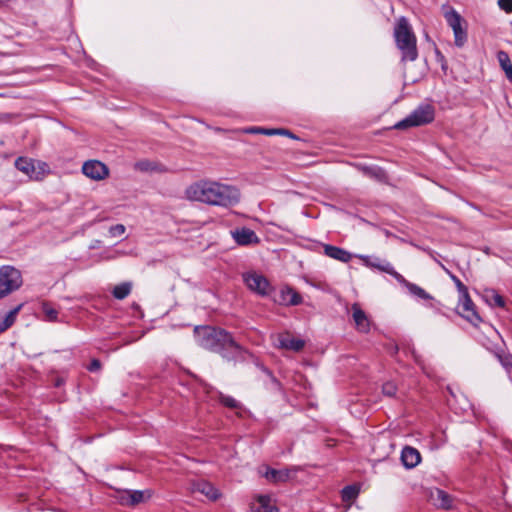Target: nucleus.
Listing matches in <instances>:
<instances>
[{
	"label": "nucleus",
	"mask_w": 512,
	"mask_h": 512,
	"mask_svg": "<svg viewBox=\"0 0 512 512\" xmlns=\"http://www.w3.org/2000/svg\"><path fill=\"white\" fill-rule=\"evenodd\" d=\"M131 288V283L124 282L119 285H116L112 291V294L116 299L122 300L130 294Z\"/></svg>",
	"instance_id": "b1692460"
},
{
	"label": "nucleus",
	"mask_w": 512,
	"mask_h": 512,
	"mask_svg": "<svg viewBox=\"0 0 512 512\" xmlns=\"http://www.w3.org/2000/svg\"><path fill=\"white\" fill-rule=\"evenodd\" d=\"M444 17L453 30L456 46H463L467 40V33L466 30L462 28V17L452 8L445 12Z\"/></svg>",
	"instance_id": "0eeeda50"
},
{
	"label": "nucleus",
	"mask_w": 512,
	"mask_h": 512,
	"mask_svg": "<svg viewBox=\"0 0 512 512\" xmlns=\"http://www.w3.org/2000/svg\"><path fill=\"white\" fill-rule=\"evenodd\" d=\"M456 280V284H457V287L459 288V291L462 293V295L464 294V291L467 290L466 287L461 283L460 280L458 279H455Z\"/></svg>",
	"instance_id": "4c0bfd02"
},
{
	"label": "nucleus",
	"mask_w": 512,
	"mask_h": 512,
	"mask_svg": "<svg viewBox=\"0 0 512 512\" xmlns=\"http://www.w3.org/2000/svg\"><path fill=\"white\" fill-rule=\"evenodd\" d=\"M501 364L507 369L509 373H511L512 369V356L511 355H505L499 357Z\"/></svg>",
	"instance_id": "72a5a7b5"
},
{
	"label": "nucleus",
	"mask_w": 512,
	"mask_h": 512,
	"mask_svg": "<svg viewBox=\"0 0 512 512\" xmlns=\"http://www.w3.org/2000/svg\"><path fill=\"white\" fill-rule=\"evenodd\" d=\"M362 172L371 178L377 180H383L385 178V171L377 166H363L361 167Z\"/></svg>",
	"instance_id": "a878e982"
},
{
	"label": "nucleus",
	"mask_w": 512,
	"mask_h": 512,
	"mask_svg": "<svg viewBox=\"0 0 512 512\" xmlns=\"http://www.w3.org/2000/svg\"><path fill=\"white\" fill-rule=\"evenodd\" d=\"M429 499L438 508L449 510L453 508V498L444 490L435 488L430 490Z\"/></svg>",
	"instance_id": "4468645a"
},
{
	"label": "nucleus",
	"mask_w": 512,
	"mask_h": 512,
	"mask_svg": "<svg viewBox=\"0 0 512 512\" xmlns=\"http://www.w3.org/2000/svg\"><path fill=\"white\" fill-rule=\"evenodd\" d=\"M282 299L286 304L289 305H298L302 300L301 296L290 288L282 290Z\"/></svg>",
	"instance_id": "393cba45"
},
{
	"label": "nucleus",
	"mask_w": 512,
	"mask_h": 512,
	"mask_svg": "<svg viewBox=\"0 0 512 512\" xmlns=\"http://www.w3.org/2000/svg\"><path fill=\"white\" fill-rule=\"evenodd\" d=\"M243 281L251 291L262 296L267 295L271 288L268 280L255 271L244 273Z\"/></svg>",
	"instance_id": "6e6552de"
},
{
	"label": "nucleus",
	"mask_w": 512,
	"mask_h": 512,
	"mask_svg": "<svg viewBox=\"0 0 512 512\" xmlns=\"http://www.w3.org/2000/svg\"><path fill=\"white\" fill-rule=\"evenodd\" d=\"M195 333L201 347L220 353L224 358L231 359L242 353V347L223 329L206 326L196 328Z\"/></svg>",
	"instance_id": "f03ea898"
},
{
	"label": "nucleus",
	"mask_w": 512,
	"mask_h": 512,
	"mask_svg": "<svg viewBox=\"0 0 512 512\" xmlns=\"http://www.w3.org/2000/svg\"><path fill=\"white\" fill-rule=\"evenodd\" d=\"M15 167L31 180H42L48 172V165L44 162L37 163L27 157H18L15 160Z\"/></svg>",
	"instance_id": "423d86ee"
},
{
	"label": "nucleus",
	"mask_w": 512,
	"mask_h": 512,
	"mask_svg": "<svg viewBox=\"0 0 512 512\" xmlns=\"http://www.w3.org/2000/svg\"><path fill=\"white\" fill-rule=\"evenodd\" d=\"M504 72H505L506 77L508 78V80L510 82H512V66L508 67V69H506Z\"/></svg>",
	"instance_id": "58836bf2"
},
{
	"label": "nucleus",
	"mask_w": 512,
	"mask_h": 512,
	"mask_svg": "<svg viewBox=\"0 0 512 512\" xmlns=\"http://www.w3.org/2000/svg\"><path fill=\"white\" fill-rule=\"evenodd\" d=\"M457 312L467 319L469 322L475 324L480 321V317L475 311V306L472 300L469 297L468 291L465 290L464 294L461 296L460 301L457 305Z\"/></svg>",
	"instance_id": "9d476101"
},
{
	"label": "nucleus",
	"mask_w": 512,
	"mask_h": 512,
	"mask_svg": "<svg viewBox=\"0 0 512 512\" xmlns=\"http://www.w3.org/2000/svg\"><path fill=\"white\" fill-rule=\"evenodd\" d=\"M261 132L266 135L289 134V132L287 130H283V129H271V130L262 129Z\"/></svg>",
	"instance_id": "c9c22d12"
},
{
	"label": "nucleus",
	"mask_w": 512,
	"mask_h": 512,
	"mask_svg": "<svg viewBox=\"0 0 512 512\" xmlns=\"http://www.w3.org/2000/svg\"><path fill=\"white\" fill-rule=\"evenodd\" d=\"M413 356H414L415 361H416L417 363H419L418 357H417V355H416L414 352H413Z\"/></svg>",
	"instance_id": "ea45409f"
},
{
	"label": "nucleus",
	"mask_w": 512,
	"mask_h": 512,
	"mask_svg": "<svg viewBox=\"0 0 512 512\" xmlns=\"http://www.w3.org/2000/svg\"><path fill=\"white\" fill-rule=\"evenodd\" d=\"M193 491L205 495L210 500H216L220 496L218 489L204 480L196 482L193 485Z\"/></svg>",
	"instance_id": "6ab92c4d"
},
{
	"label": "nucleus",
	"mask_w": 512,
	"mask_h": 512,
	"mask_svg": "<svg viewBox=\"0 0 512 512\" xmlns=\"http://www.w3.org/2000/svg\"><path fill=\"white\" fill-rule=\"evenodd\" d=\"M382 392L384 395L392 397L397 392V386L394 382H391V381L386 382L383 384Z\"/></svg>",
	"instance_id": "7c9ffc66"
},
{
	"label": "nucleus",
	"mask_w": 512,
	"mask_h": 512,
	"mask_svg": "<svg viewBox=\"0 0 512 512\" xmlns=\"http://www.w3.org/2000/svg\"><path fill=\"white\" fill-rule=\"evenodd\" d=\"M398 282L405 285V287L408 289V291L411 294H413L421 299H425V300L432 299L431 295L428 294L423 288H421L420 286H418L414 283L408 282L405 278H404V281H398Z\"/></svg>",
	"instance_id": "5701e85b"
},
{
	"label": "nucleus",
	"mask_w": 512,
	"mask_h": 512,
	"mask_svg": "<svg viewBox=\"0 0 512 512\" xmlns=\"http://www.w3.org/2000/svg\"><path fill=\"white\" fill-rule=\"evenodd\" d=\"M82 172L92 180L100 181L109 175L108 167L98 160H88L82 166Z\"/></svg>",
	"instance_id": "1a4fd4ad"
},
{
	"label": "nucleus",
	"mask_w": 512,
	"mask_h": 512,
	"mask_svg": "<svg viewBox=\"0 0 512 512\" xmlns=\"http://www.w3.org/2000/svg\"><path fill=\"white\" fill-rule=\"evenodd\" d=\"M23 304H19L14 309L10 310L4 316H0V333H3L7 329H9L15 322L18 313L20 312Z\"/></svg>",
	"instance_id": "aec40b11"
},
{
	"label": "nucleus",
	"mask_w": 512,
	"mask_h": 512,
	"mask_svg": "<svg viewBox=\"0 0 512 512\" xmlns=\"http://www.w3.org/2000/svg\"><path fill=\"white\" fill-rule=\"evenodd\" d=\"M273 382L275 383V385H276V386H279V385H280V384H279V382H278V380H276L275 378H273Z\"/></svg>",
	"instance_id": "a19ab883"
},
{
	"label": "nucleus",
	"mask_w": 512,
	"mask_h": 512,
	"mask_svg": "<svg viewBox=\"0 0 512 512\" xmlns=\"http://www.w3.org/2000/svg\"><path fill=\"white\" fill-rule=\"evenodd\" d=\"M434 119V109L431 105L419 106L406 118L395 124L396 129H406L428 124Z\"/></svg>",
	"instance_id": "39448f33"
},
{
	"label": "nucleus",
	"mask_w": 512,
	"mask_h": 512,
	"mask_svg": "<svg viewBox=\"0 0 512 512\" xmlns=\"http://www.w3.org/2000/svg\"><path fill=\"white\" fill-rule=\"evenodd\" d=\"M219 400L224 406L228 408L239 409L241 407V404L231 396L220 394Z\"/></svg>",
	"instance_id": "c85d7f7f"
},
{
	"label": "nucleus",
	"mask_w": 512,
	"mask_h": 512,
	"mask_svg": "<svg viewBox=\"0 0 512 512\" xmlns=\"http://www.w3.org/2000/svg\"><path fill=\"white\" fill-rule=\"evenodd\" d=\"M511 373H512V368H511Z\"/></svg>",
	"instance_id": "79ce46f5"
},
{
	"label": "nucleus",
	"mask_w": 512,
	"mask_h": 512,
	"mask_svg": "<svg viewBox=\"0 0 512 512\" xmlns=\"http://www.w3.org/2000/svg\"><path fill=\"white\" fill-rule=\"evenodd\" d=\"M275 345L282 349L298 352L302 350L305 342L301 339L292 337L289 333H282L276 336Z\"/></svg>",
	"instance_id": "f8f14e48"
},
{
	"label": "nucleus",
	"mask_w": 512,
	"mask_h": 512,
	"mask_svg": "<svg viewBox=\"0 0 512 512\" xmlns=\"http://www.w3.org/2000/svg\"><path fill=\"white\" fill-rule=\"evenodd\" d=\"M22 282L19 270L9 265L0 267V299L18 290Z\"/></svg>",
	"instance_id": "20e7f679"
},
{
	"label": "nucleus",
	"mask_w": 512,
	"mask_h": 512,
	"mask_svg": "<svg viewBox=\"0 0 512 512\" xmlns=\"http://www.w3.org/2000/svg\"><path fill=\"white\" fill-rule=\"evenodd\" d=\"M43 312L49 321H55L57 319L58 312L49 305H43Z\"/></svg>",
	"instance_id": "473e14b6"
},
{
	"label": "nucleus",
	"mask_w": 512,
	"mask_h": 512,
	"mask_svg": "<svg viewBox=\"0 0 512 512\" xmlns=\"http://www.w3.org/2000/svg\"><path fill=\"white\" fill-rule=\"evenodd\" d=\"M100 367H101L100 361H99V360H97V359H94V360H92V361H91V363L89 364V366H88V370L93 372V371H97V370H99V369H100Z\"/></svg>",
	"instance_id": "e433bc0d"
},
{
	"label": "nucleus",
	"mask_w": 512,
	"mask_h": 512,
	"mask_svg": "<svg viewBox=\"0 0 512 512\" xmlns=\"http://www.w3.org/2000/svg\"><path fill=\"white\" fill-rule=\"evenodd\" d=\"M342 500L344 502H349L354 500L359 494V488L355 485H349L343 488L342 492Z\"/></svg>",
	"instance_id": "cd10ccee"
},
{
	"label": "nucleus",
	"mask_w": 512,
	"mask_h": 512,
	"mask_svg": "<svg viewBox=\"0 0 512 512\" xmlns=\"http://www.w3.org/2000/svg\"><path fill=\"white\" fill-rule=\"evenodd\" d=\"M264 476L268 481L273 483L285 482L289 478V471L267 468Z\"/></svg>",
	"instance_id": "4be33fe9"
},
{
	"label": "nucleus",
	"mask_w": 512,
	"mask_h": 512,
	"mask_svg": "<svg viewBox=\"0 0 512 512\" xmlns=\"http://www.w3.org/2000/svg\"><path fill=\"white\" fill-rule=\"evenodd\" d=\"M401 460L406 468H414L421 461V455L416 448L405 446L401 452Z\"/></svg>",
	"instance_id": "dca6fc26"
},
{
	"label": "nucleus",
	"mask_w": 512,
	"mask_h": 512,
	"mask_svg": "<svg viewBox=\"0 0 512 512\" xmlns=\"http://www.w3.org/2000/svg\"><path fill=\"white\" fill-rule=\"evenodd\" d=\"M185 195L191 201L225 208L234 206L240 201V192L235 186L209 180L191 184L187 187Z\"/></svg>",
	"instance_id": "f257e3e1"
},
{
	"label": "nucleus",
	"mask_w": 512,
	"mask_h": 512,
	"mask_svg": "<svg viewBox=\"0 0 512 512\" xmlns=\"http://www.w3.org/2000/svg\"><path fill=\"white\" fill-rule=\"evenodd\" d=\"M497 59H498V62L501 66V68L505 71L506 69H508V67H511L512 66V62L510 60V57L508 55L507 52L505 51H499L497 53Z\"/></svg>",
	"instance_id": "c756f323"
},
{
	"label": "nucleus",
	"mask_w": 512,
	"mask_h": 512,
	"mask_svg": "<svg viewBox=\"0 0 512 512\" xmlns=\"http://www.w3.org/2000/svg\"><path fill=\"white\" fill-rule=\"evenodd\" d=\"M394 37L398 49L402 52V60L414 61L418 56L416 37L404 17L397 21Z\"/></svg>",
	"instance_id": "7ed1b4c3"
},
{
	"label": "nucleus",
	"mask_w": 512,
	"mask_h": 512,
	"mask_svg": "<svg viewBox=\"0 0 512 512\" xmlns=\"http://www.w3.org/2000/svg\"><path fill=\"white\" fill-rule=\"evenodd\" d=\"M250 512H278V509L269 496L261 495L251 503Z\"/></svg>",
	"instance_id": "f3484780"
},
{
	"label": "nucleus",
	"mask_w": 512,
	"mask_h": 512,
	"mask_svg": "<svg viewBox=\"0 0 512 512\" xmlns=\"http://www.w3.org/2000/svg\"><path fill=\"white\" fill-rule=\"evenodd\" d=\"M498 5L506 13H512V0H498Z\"/></svg>",
	"instance_id": "f704fd0d"
},
{
	"label": "nucleus",
	"mask_w": 512,
	"mask_h": 512,
	"mask_svg": "<svg viewBox=\"0 0 512 512\" xmlns=\"http://www.w3.org/2000/svg\"><path fill=\"white\" fill-rule=\"evenodd\" d=\"M485 299L490 305L504 307L505 301L503 297L494 290H488L485 293Z\"/></svg>",
	"instance_id": "bb28decb"
},
{
	"label": "nucleus",
	"mask_w": 512,
	"mask_h": 512,
	"mask_svg": "<svg viewBox=\"0 0 512 512\" xmlns=\"http://www.w3.org/2000/svg\"><path fill=\"white\" fill-rule=\"evenodd\" d=\"M369 266L377 268L393 276L397 281H404V277L394 270L393 266L387 261L375 260L368 263Z\"/></svg>",
	"instance_id": "412c9836"
},
{
	"label": "nucleus",
	"mask_w": 512,
	"mask_h": 512,
	"mask_svg": "<svg viewBox=\"0 0 512 512\" xmlns=\"http://www.w3.org/2000/svg\"><path fill=\"white\" fill-rule=\"evenodd\" d=\"M230 233L233 240L240 246H252L260 243V238L250 228H236L232 230Z\"/></svg>",
	"instance_id": "9b49d317"
},
{
	"label": "nucleus",
	"mask_w": 512,
	"mask_h": 512,
	"mask_svg": "<svg viewBox=\"0 0 512 512\" xmlns=\"http://www.w3.org/2000/svg\"><path fill=\"white\" fill-rule=\"evenodd\" d=\"M125 231L126 228L123 224H116L109 228V235L111 237H120L125 233Z\"/></svg>",
	"instance_id": "2f4dec72"
},
{
	"label": "nucleus",
	"mask_w": 512,
	"mask_h": 512,
	"mask_svg": "<svg viewBox=\"0 0 512 512\" xmlns=\"http://www.w3.org/2000/svg\"><path fill=\"white\" fill-rule=\"evenodd\" d=\"M352 316L356 329L361 333H368L370 330V320L366 313L355 303L352 305Z\"/></svg>",
	"instance_id": "2eb2a0df"
},
{
	"label": "nucleus",
	"mask_w": 512,
	"mask_h": 512,
	"mask_svg": "<svg viewBox=\"0 0 512 512\" xmlns=\"http://www.w3.org/2000/svg\"><path fill=\"white\" fill-rule=\"evenodd\" d=\"M324 254L343 263L349 262L352 258V255L348 251L328 244L324 245Z\"/></svg>",
	"instance_id": "a211bd4d"
},
{
	"label": "nucleus",
	"mask_w": 512,
	"mask_h": 512,
	"mask_svg": "<svg viewBox=\"0 0 512 512\" xmlns=\"http://www.w3.org/2000/svg\"><path fill=\"white\" fill-rule=\"evenodd\" d=\"M152 492L150 490H125L121 496V503L134 506L150 499Z\"/></svg>",
	"instance_id": "ddd939ff"
}]
</instances>
